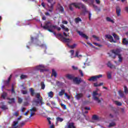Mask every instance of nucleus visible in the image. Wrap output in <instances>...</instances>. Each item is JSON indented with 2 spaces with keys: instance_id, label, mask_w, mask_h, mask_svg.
Listing matches in <instances>:
<instances>
[{
  "instance_id": "obj_1",
  "label": "nucleus",
  "mask_w": 128,
  "mask_h": 128,
  "mask_svg": "<svg viewBox=\"0 0 128 128\" xmlns=\"http://www.w3.org/2000/svg\"><path fill=\"white\" fill-rule=\"evenodd\" d=\"M72 6H74V8H78V10H80V8H82L83 9V10H84V12H88V10L86 9V6H84V4H82V3L79 2L71 4L69 6V8L72 12L74 10Z\"/></svg>"
},
{
  "instance_id": "obj_2",
  "label": "nucleus",
  "mask_w": 128,
  "mask_h": 128,
  "mask_svg": "<svg viewBox=\"0 0 128 128\" xmlns=\"http://www.w3.org/2000/svg\"><path fill=\"white\" fill-rule=\"evenodd\" d=\"M42 28H44V30H48V32H54L52 30L54 29H56L57 26H54L52 24L51 22H45V24L44 26H42V24H41Z\"/></svg>"
},
{
  "instance_id": "obj_3",
  "label": "nucleus",
  "mask_w": 128,
  "mask_h": 128,
  "mask_svg": "<svg viewBox=\"0 0 128 128\" xmlns=\"http://www.w3.org/2000/svg\"><path fill=\"white\" fill-rule=\"evenodd\" d=\"M35 96L37 100H34V102L36 104V106L38 104H42V97L40 96V93H36L35 94Z\"/></svg>"
},
{
  "instance_id": "obj_4",
  "label": "nucleus",
  "mask_w": 128,
  "mask_h": 128,
  "mask_svg": "<svg viewBox=\"0 0 128 128\" xmlns=\"http://www.w3.org/2000/svg\"><path fill=\"white\" fill-rule=\"evenodd\" d=\"M48 4H50V5H48V12H52V10H54V3L52 4V2L54 0H46Z\"/></svg>"
},
{
  "instance_id": "obj_5",
  "label": "nucleus",
  "mask_w": 128,
  "mask_h": 128,
  "mask_svg": "<svg viewBox=\"0 0 128 128\" xmlns=\"http://www.w3.org/2000/svg\"><path fill=\"white\" fill-rule=\"evenodd\" d=\"M98 94L96 92H93V100L97 102L98 104H100L102 102V100H100L98 97H96V96H98Z\"/></svg>"
},
{
  "instance_id": "obj_6",
  "label": "nucleus",
  "mask_w": 128,
  "mask_h": 128,
  "mask_svg": "<svg viewBox=\"0 0 128 128\" xmlns=\"http://www.w3.org/2000/svg\"><path fill=\"white\" fill-rule=\"evenodd\" d=\"M112 54H114V56L112 57L113 58H116V56H120V49L117 48L116 50H112Z\"/></svg>"
},
{
  "instance_id": "obj_7",
  "label": "nucleus",
  "mask_w": 128,
  "mask_h": 128,
  "mask_svg": "<svg viewBox=\"0 0 128 128\" xmlns=\"http://www.w3.org/2000/svg\"><path fill=\"white\" fill-rule=\"evenodd\" d=\"M102 78V74H99L98 76H93L89 78L88 80H90V82H94V80H96L98 78Z\"/></svg>"
},
{
  "instance_id": "obj_8",
  "label": "nucleus",
  "mask_w": 128,
  "mask_h": 128,
  "mask_svg": "<svg viewBox=\"0 0 128 128\" xmlns=\"http://www.w3.org/2000/svg\"><path fill=\"white\" fill-rule=\"evenodd\" d=\"M82 82V78H78V77H75L73 79V82L75 84H80V82Z\"/></svg>"
},
{
  "instance_id": "obj_9",
  "label": "nucleus",
  "mask_w": 128,
  "mask_h": 128,
  "mask_svg": "<svg viewBox=\"0 0 128 128\" xmlns=\"http://www.w3.org/2000/svg\"><path fill=\"white\" fill-rule=\"evenodd\" d=\"M44 68V66L42 65H40L39 66H36V70H40V72H44L46 70L44 69H42Z\"/></svg>"
},
{
  "instance_id": "obj_10",
  "label": "nucleus",
  "mask_w": 128,
  "mask_h": 128,
  "mask_svg": "<svg viewBox=\"0 0 128 128\" xmlns=\"http://www.w3.org/2000/svg\"><path fill=\"white\" fill-rule=\"evenodd\" d=\"M105 36L106 38H108V40H110V42H114V44L116 42L114 40V38L112 36V35L106 34Z\"/></svg>"
},
{
  "instance_id": "obj_11",
  "label": "nucleus",
  "mask_w": 128,
  "mask_h": 128,
  "mask_svg": "<svg viewBox=\"0 0 128 128\" xmlns=\"http://www.w3.org/2000/svg\"><path fill=\"white\" fill-rule=\"evenodd\" d=\"M77 32L82 38H86V40H88V36H86V34H84L82 32L80 31H77Z\"/></svg>"
},
{
  "instance_id": "obj_12",
  "label": "nucleus",
  "mask_w": 128,
  "mask_h": 128,
  "mask_svg": "<svg viewBox=\"0 0 128 128\" xmlns=\"http://www.w3.org/2000/svg\"><path fill=\"white\" fill-rule=\"evenodd\" d=\"M120 12H122V8H120V7L117 6L116 7V14L117 16H120Z\"/></svg>"
},
{
  "instance_id": "obj_13",
  "label": "nucleus",
  "mask_w": 128,
  "mask_h": 128,
  "mask_svg": "<svg viewBox=\"0 0 128 128\" xmlns=\"http://www.w3.org/2000/svg\"><path fill=\"white\" fill-rule=\"evenodd\" d=\"M53 34L57 38H60V40H62L64 38V36L62 34H56V32H53Z\"/></svg>"
},
{
  "instance_id": "obj_14",
  "label": "nucleus",
  "mask_w": 128,
  "mask_h": 128,
  "mask_svg": "<svg viewBox=\"0 0 128 128\" xmlns=\"http://www.w3.org/2000/svg\"><path fill=\"white\" fill-rule=\"evenodd\" d=\"M83 96H84V94H82V93L77 94L76 95V98L78 100H80V98H83Z\"/></svg>"
},
{
  "instance_id": "obj_15",
  "label": "nucleus",
  "mask_w": 128,
  "mask_h": 128,
  "mask_svg": "<svg viewBox=\"0 0 128 128\" xmlns=\"http://www.w3.org/2000/svg\"><path fill=\"white\" fill-rule=\"evenodd\" d=\"M57 8L59 10V12H64V7L60 6V4H58L57 6Z\"/></svg>"
},
{
  "instance_id": "obj_16",
  "label": "nucleus",
  "mask_w": 128,
  "mask_h": 128,
  "mask_svg": "<svg viewBox=\"0 0 128 128\" xmlns=\"http://www.w3.org/2000/svg\"><path fill=\"white\" fill-rule=\"evenodd\" d=\"M66 78H68V80H74V78L75 77L72 74H68L66 76Z\"/></svg>"
},
{
  "instance_id": "obj_17",
  "label": "nucleus",
  "mask_w": 128,
  "mask_h": 128,
  "mask_svg": "<svg viewBox=\"0 0 128 128\" xmlns=\"http://www.w3.org/2000/svg\"><path fill=\"white\" fill-rule=\"evenodd\" d=\"M118 94L120 98H124V100H126V96H124V92L120 90L118 91Z\"/></svg>"
},
{
  "instance_id": "obj_18",
  "label": "nucleus",
  "mask_w": 128,
  "mask_h": 128,
  "mask_svg": "<svg viewBox=\"0 0 128 128\" xmlns=\"http://www.w3.org/2000/svg\"><path fill=\"white\" fill-rule=\"evenodd\" d=\"M11 79H12V75H10V76L8 78V80H6L4 82L6 86H10V82Z\"/></svg>"
},
{
  "instance_id": "obj_19",
  "label": "nucleus",
  "mask_w": 128,
  "mask_h": 128,
  "mask_svg": "<svg viewBox=\"0 0 128 128\" xmlns=\"http://www.w3.org/2000/svg\"><path fill=\"white\" fill-rule=\"evenodd\" d=\"M57 76H58V73H56V72L54 69H52L51 76H54V78H56Z\"/></svg>"
},
{
  "instance_id": "obj_20",
  "label": "nucleus",
  "mask_w": 128,
  "mask_h": 128,
  "mask_svg": "<svg viewBox=\"0 0 128 128\" xmlns=\"http://www.w3.org/2000/svg\"><path fill=\"white\" fill-rule=\"evenodd\" d=\"M118 114V112H114V114H110V116L112 118L114 116H116Z\"/></svg>"
},
{
  "instance_id": "obj_21",
  "label": "nucleus",
  "mask_w": 128,
  "mask_h": 128,
  "mask_svg": "<svg viewBox=\"0 0 128 128\" xmlns=\"http://www.w3.org/2000/svg\"><path fill=\"white\" fill-rule=\"evenodd\" d=\"M6 96H8V93L6 92H3L1 96V98H2L3 100H6Z\"/></svg>"
},
{
  "instance_id": "obj_22",
  "label": "nucleus",
  "mask_w": 128,
  "mask_h": 128,
  "mask_svg": "<svg viewBox=\"0 0 128 128\" xmlns=\"http://www.w3.org/2000/svg\"><path fill=\"white\" fill-rule=\"evenodd\" d=\"M106 22H112V24H114V20H112V18H110V17H106Z\"/></svg>"
},
{
  "instance_id": "obj_23",
  "label": "nucleus",
  "mask_w": 128,
  "mask_h": 128,
  "mask_svg": "<svg viewBox=\"0 0 128 128\" xmlns=\"http://www.w3.org/2000/svg\"><path fill=\"white\" fill-rule=\"evenodd\" d=\"M112 72H107V78L108 80H112Z\"/></svg>"
},
{
  "instance_id": "obj_24",
  "label": "nucleus",
  "mask_w": 128,
  "mask_h": 128,
  "mask_svg": "<svg viewBox=\"0 0 128 128\" xmlns=\"http://www.w3.org/2000/svg\"><path fill=\"white\" fill-rule=\"evenodd\" d=\"M92 120H100V118H98V116L94 114L93 115V116H92Z\"/></svg>"
},
{
  "instance_id": "obj_25",
  "label": "nucleus",
  "mask_w": 128,
  "mask_h": 128,
  "mask_svg": "<svg viewBox=\"0 0 128 128\" xmlns=\"http://www.w3.org/2000/svg\"><path fill=\"white\" fill-rule=\"evenodd\" d=\"M112 36H113L114 38H115V40H120V37L118 36V34L113 33V34H112Z\"/></svg>"
},
{
  "instance_id": "obj_26",
  "label": "nucleus",
  "mask_w": 128,
  "mask_h": 128,
  "mask_svg": "<svg viewBox=\"0 0 128 128\" xmlns=\"http://www.w3.org/2000/svg\"><path fill=\"white\" fill-rule=\"evenodd\" d=\"M36 110H38V108L36 107H32L30 109V112H36Z\"/></svg>"
},
{
  "instance_id": "obj_27",
  "label": "nucleus",
  "mask_w": 128,
  "mask_h": 128,
  "mask_svg": "<svg viewBox=\"0 0 128 128\" xmlns=\"http://www.w3.org/2000/svg\"><path fill=\"white\" fill-rule=\"evenodd\" d=\"M56 120L58 122H64V118L58 116L56 118Z\"/></svg>"
},
{
  "instance_id": "obj_28",
  "label": "nucleus",
  "mask_w": 128,
  "mask_h": 128,
  "mask_svg": "<svg viewBox=\"0 0 128 128\" xmlns=\"http://www.w3.org/2000/svg\"><path fill=\"white\" fill-rule=\"evenodd\" d=\"M62 40H63L64 42H70V38H67L64 37H63Z\"/></svg>"
},
{
  "instance_id": "obj_29",
  "label": "nucleus",
  "mask_w": 128,
  "mask_h": 128,
  "mask_svg": "<svg viewBox=\"0 0 128 128\" xmlns=\"http://www.w3.org/2000/svg\"><path fill=\"white\" fill-rule=\"evenodd\" d=\"M7 100H10V102H8L9 104H12L13 102H14V98H8Z\"/></svg>"
},
{
  "instance_id": "obj_30",
  "label": "nucleus",
  "mask_w": 128,
  "mask_h": 128,
  "mask_svg": "<svg viewBox=\"0 0 128 128\" xmlns=\"http://www.w3.org/2000/svg\"><path fill=\"white\" fill-rule=\"evenodd\" d=\"M93 7L94 8L96 12H100V8H98V6H96V5H93Z\"/></svg>"
},
{
  "instance_id": "obj_31",
  "label": "nucleus",
  "mask_w": 128,
  "mask_h": 128,
  "mask_svg": "<svg viewBox=\"0 0 128 128\" xmlns=\"http://www.w3.org/2000/svg\"><path fill=\"white\" fill-rule=\"evenodd\" d=\"M61 28H62L63 30H65V32H69L70 30H68V28L64 26V25L62 24V26H61Z\"/></svg>"
},
{
  "instance_id": "obj_32",
  "label": "nucleus",
  "mask_w": 128,
  "mask_h": 128,
  "mask_svg": "<svg viewBox=\"0 0 128 128\" xmlns=\"http://www.w3.org/2000/svg\"><path fill=\"white\" fill-rule=\"evenodd\" d=\"M107 66L108 68H114V66L112 64V63H110V61L108 62Z\"/></svg>"
},
{
  "instance_id": "obj_33",
  "label": "nucleus",
  "mask_w": 128,
  "mask_h": 128,
  "mask_svg": "<svg viewBox=\"0 0 128 128\" xmlns=\"http://www.w3.org/2000/svg\"><path fill=\"white\" fill-rule=\"evenodd\" d=\"M30 91L31 94V96H34V90L32 88H30Z\"/></svg>"
},
{
  "instance_id": "obj_34",
  "label": "nucleus",
  "mask_w": 128,
  "mask_h": 128,
  "mask_svg": "<svg viewBox=\"0 0 128 128\" xmlns=\"http://www.w3.org/2000/svg\"><path fill=\"white\" fill-rule=\"evenodd\" d=\"M82 22V19H80V18L79 17H78L75 18L76 24H78V22Z\"/></svg>"
},
{
  "instance_id": "obj_35",
  "label": "nucleus",
  "mask_w": 128,
  "mask_h": 128,
  "mask_svg": "<svg viewBox=\"0 0 128 128\" xmlns=\"http://www.w3.org/2000/svg\"><path fill=\"white\" fill-rule=\"evenodd\" d=\"M122 43L124 44H126V46L128 44V40H126V38H123Z\"/></svg>"
},
{
  "instance_id": "obj_36",
  "label": "nucleus",
  "mask_w": 128,
  "mask_h": 128,
  "mask_svg": "<svg viewBox=\"0 0 128 128\" xmlns=\"http://www.w3.org/2000/svg\"><path fill=\"white\" fill-rule=\"evenodd\" d=\"M66 92V90H62L60 92H59V96H64V94Z\"/></svg>"
},
{
  "instance_id": "obj_37",
  "label": "nucleus",
  "mask_w": 128,
  "mask_h": 128,
  "mask_svg": "<svg viewBox=\"0 0 128 128\" xmlns=\"http://www.w3.org/2000/svg\"><path fill=\"white\" fill-rule=\"evenodd\" d=\"M0 108L3 110H8V106H6V105H2Z\"/></svg>"
},
{
  "instance_id": "obj_38",
  "label": "nucleus",
  "mask_w": 128,
  "mask_h": 128,
  "mask_svg": "<svg viewBox=\"0 0 128 128\" xmlns=\"http://www.w3.org/2000/svg\"><path fill=\"white\" fill-rule=\"evenodd\" d=\"M124 92L125 94H128V88L126 86H124Z\"/></svg>"
},
{
  "instance_id": "obj_39",
  "label": "nucleus",
  "mask_w": 128,
  "mask_h": 128,
  "mask_svg": "<svg viewBox=\"0 0 128 128\" xmlns=\"http://www.w3.org/2000/svg\"><path fill=\"white\" fill-rule=\"evenodd\" d=\"M104 86L103 82H101L99 84H98L97 83H94V86H95L96 88L98 86Z\"/></svg>"
},
{
  "instance_id": "obj_40",
  "label": "nucleus",
  "mask_w": 128,
  "mask_h": 128,
  "mask_svg": "<svg viewBox=\"0 0 128 128\" xmlns=\"http://www.w3.org/2000/svg\"><path fill=\"white\" fill-rule=\"evenodd\" d=\"M48 96L49 98H52L54 96V92H50L48 93Z\"/></svg>"
},
{
  "instance_id": "obj_41",
  "label": "nucleus",
  "mask_w": 128,
  "mask_h": 128,
  "mask_svg": "<svg viewBox=\"0 0 128 128\" xmlns=\"http://www.w3.org/2000/svg\"><path fill=\"white\" fill-rule=\"evenodd\" d=\"M116 126V122H112L109 124L108 128H112V126Z\"/></svg>"
},
{
  "instance_id": "obj_42",
  "label": "nucleus",
  "mask_w": 128,
  "mask_h": 128,
  "mask_svg": "<svg viewBox=\"0 0 128 128\" xmlns=\"http://www.w3.org/2000/svg\"><path fill=\"white\" fill-rule=\"evenodd\" d=\"M40 84H41L42 90H44V88H46V85L44 84V82H41Z\"/></svg>"
},
{
  "instance_id": "obj_43",
  "label": "nucleus",
  "mask_w": 128,
  "mask_h": 128,
  "mask_svg": "<svg viewBox=\"0 0 128 128\" xmlns=\"http://www.w3.org/2000/svg\"><path fill=\"white\" fill-rule=\"evenodd\" d=\"M118 62H122V54L118 55Z\"/></svg>"
},
{
  "instance_id": "obj_44",
  "label": "nucleus",
  "mask_w": 128,
  "mask_h": 128,
  "mask_svg": "<svg viewBox=\"0 0 128 128\" xmlns=\"http://www.w3.org/2000/svg\"><path fill=\"white\" fill-rule=\"evenodd\" d=\"M24 100L27 102H30V96H28L27 97L25 98Z\"/></svg>"
},
{
  "instance_id": "obj_45",
  "label": "nucleus",
  "mask_w": 128,
  "mask_h": 128,
  "mask_svg": "<svg viewBox=\"0 0 128 128\" xmlns=\"http://www.w3.org/2000/svg\"><path fill=\"white\" fill-rule=\"evenodd\" d=\"M114 102L116 106H120L122 104V102H120L118 101H115Z\"/></svg>"
},
{
  "instance_id": "obj_46",
  "label": "nucleus",
  "mask_w": 128,
  "mask_h": 128,
  "mask_svg": "<svg viewBox=\"0 0 128 128\" xmlns=\"http://www.w3.org/2000/svg\"><path fill=\"white\" fill-rule=\"evenodd\" d=\"M92 36L94 38H96V40H98V42H100V37L96 36V35H92Z\"/></svg>"
},
{
  "instance_id": "obj_47",
  "label": "nucleus",
  "mask_w": 128,
  "mask_h": 128,
  "mask_svg": "<svg viewBox=\"0 0 128 128\" xmlns=\"http://www.w3.org/2000/svg\"><path fill=\"white\" fill-rule=\"evenodd\" d=\"M28 78V76L26 75L22 74L20 76L21 80H24V78Z\"/></svg>"
},
{
  "instance_id": "obj_48",
  "label": "nucleus",
  "mask_w": 128,
  "mask_h": 128,
  "mask_svg": "<svg viewBox=\"0 0 128 128\" xmlns=\"http://www.w3.org/2000/svg\"><path fill=\"white\" fill-rule=\"evenodd\" d=\"M76 46L77 44H74L70 46V48H72V50H74V48H76Z\"/></svg>"
},
{
  "instance_id": "obj_49",
  "label": "nucleus",
  "mask_w": 128,
  "mask_h": 128,
  "mask_svg": "<svg viewBox=\"0 0 128 128\" xmlns=\"http://www.w3.org/2000/svg\"><path fill=\"white\" fill-rule=\"evenodd\" d=\"M21 92H22V94H28V90H22Z\"/></svg>"
},
{
  "instance_id": "obj_50",
  "label": "nucleus",
  "mask_w": 128,
  "mask_h": 128,
  "mask_svg": "<svg viewBox=\"0 0 128 128\" xmlns=\"http://www.w3.org/2000/svg\"><path fill=\"white\" fill-rule=\"evenodd\" d=\"M11 92H12V94H16V91H14V85H12V86Z\"/></svg>"
},
{
  "instance_id": "obj_51",
  "label": "nucleus",
  "mask_w": 128,
  "mask_h": 128,
  "mask_svg": "<svg viewBox=\"0 0 128 128\" xmlns=\"http://www.w3.org/2000/svg\"><path fill=\"white\" fill-rule=\"evenodd\" d=\"M18 104H22V98L20 97L18 98Z\"/></svg>"
},
{
  "instance_id": "obj_52",
  "label": "nucleus",
  "mask_w": 128,
  "mask_h": 128,
  "mask_svg": "<svg viewBox=\"0 0 128 128\" xmlns=\"http://www.w3.org/2000/svg\"><path fill=\"white\" fill-rule=\"evenodd\" d=\"M34 114H36V112H31L30 116V118H32V116H34Z\"/></svg>"
},
{
  "instance_id": "obj_53",
  "label": "nucleus",
  "mask_w": 128,
  "mask_h": 128,
  "mask_svg": "<svg viewBox=\"0 0 128 128\" xmlns=\"http://www.w3.org/2000/svg\"><path fill=\"white\" fill-rule=\"evenodd\" d=\"M61 106H62L64 110H66V106L64 104H61Z\"/></svg>"
},
{
  "instance_id": "obj_54",
  "label": "nucleus",
  "mask_w": 128,
  "mask_h": 128,
  "mask_svg": "<svg viewBox=\"0 0 128 128\" xmlns=\"http://www.w3.org/2000/svg\"><path fill=\"white\" fill-rule=\"evenodd\" d=\"M24 106H28V102L26 101V102H24Z\"/></svg>"
},
{
  "instance_id": "obj_55",
  "label": "nucleus",
  "mask_w": 128,
  "mask_h": 128,
  "mask_svg": "<svg viewBox=\"0 0 128 128\" xmlns=\"http://www.w3.org/2000/svg\"><path fill=\"white\" fill-rule=\"evenodd\" d=\"M47 119H48V122L49 124H52V121H50V118H48Z\"/></svg>"
},
{
  "instance_id": "obj_56",
  "label": "nucleus",
  "mask_w": 128,
  "mask_h": 128,
  "mask_svg": "<svg viewBox=\"0 0 128 128\" xmlns=\"http://www.w3.org/2000/svg\"><path fill=\"white\" fill-rule=\"evenodd\" d=\"M13 116H18V112H15Z\"/></svg>"
},
{
  "instance_id": "obj_57",
  "label": "nucleus",
  "mask_w": 128,
  "mask_h": 128,
  "mask_svg": "<svg viewBox=\"0 0 128 128\" xmlns=\"http://www.w3.org/2000/svg\"><path fill=\"white\" fill-rule=\"evenodd\" d=\"M96 4H100V0H95Z\"/></svg>"
},
{
  "instance_id": "obj_58",
  "label": "nucleus",
  "mask_w": 128,
  "mask_h": 128,
  "mask_svg": "<svg viewBox=\"0 0 128 128\" xmlns=\"http://www.w3.org/2000/svg\"><path fill=\"white\" fill-rule=\"evenodd\" d=\"M79 72H80L81 76H84V72H82V70H79Z\"/></svg>"
},
{
  "instance_id": "obj_59",
  "label": "nucleus",
  "mask_w": 128,
  "mask_h": 128,
  "mask_svg": "<svg viewBox=\"0 0 128 128\" xmlns=\"http://www.w3.org/2000/svg\"><path fill=\"white\" fill-rule=\"evenodd\" d=\"M72 68L73 69V70H78V67H76V66H72Z\"/></svg>"
},
{
  "instance_id": "obj_60",
  "label": "nucleus",
  "mask_w": 128,
  "mask_h": 128,
  "mask_svg": "<svg viewBox=\"0 0 128 128\" xmlns=\"http://www.w3.org/2000/svg\"><path fill=\"white\" fill-rule=\"evenodd\" d=\"M93 44H94L95 46H102V45H100L96 42H94Z\"/></svg>"
},
{
  "instance_id": "obj_61",
  "label": "nucleus",
  "mask_w": 128,
  "mask_h": 128,
  "mask_svg": "<svg viewBox=\"0 0 128 128\" xmlns=\"http://www.w3.org/2000/svg\"><path fill=\"white\" fill-rule=\"evenodd\" d=\"M78 51H76V56H76V58H79V56H78Z\"/></svg>"
},
{
  "instance_id": "obj_62",
  "label": "nucleus",
  "mask_w": 128,
  "mask_h": 128,
  "mask_svg": "<svg viewBox=\"0 0 128 128\" xmlns=\"http://www.w3.org/2000/svg\"><path fill=\"white\" fill-rule=\"evenodd\" d=\"M64 36H66V38L68 36V34H67L65 32H63Z\"/></svg>"
},
{
  "instance_id": "obj_63",
  "label": "nucleus",
  "mask_w": 128,
  "mask_h": 128,
  "mask_svg": "<svg viewBox=\"0 0 128 128\" xmlns=\"http://www.w3.org/2000/svg\"><path fill=\"white\" fill-rule=\"evenodd\" d=\"M92 18V13L89 12V20H90Z\"/></svg>"
},
{
  "instance_id": "obj_64",
  "label": "nucleus",
  "mask_w": 128,
  "mask_h": 128,
  "mask_svg": "<svg viewBox=\"0 0 128 128\" xmlns=\"http://www.w3.org/2000/svg\"><path fill=\"white\" fill-rule=\"evenodd\" d=\"M24 110H26V108H22L21 110V112H24Z\"/></svg>"
}]
</instances>
